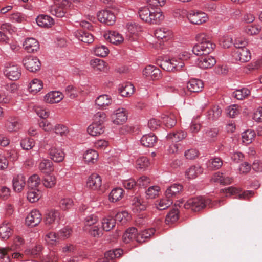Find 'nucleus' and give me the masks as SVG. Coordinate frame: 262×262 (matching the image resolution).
Returning <instances> with one entry per match:
<instances>
[{
	"label": "nucleus",
	"instance_id": "obj_8",
	"mask_svg": "<svg viewBox=\"0 0 262 262\" xmlns=\"http://www.w3.org/2000/svg\"><path fill=\"white\" fill-rule=\"evenodd\" d=\"M97 18L99 21L107 25H113L116 21L114 13L108 10L99 11L97 13Z\"/></svg>",
	"mask_w": 262,
	"mask_h": 262
},
{
	"label": "nucleus",
	"instance_id": "obj_54",
	"mask_svg": "<svg viewBox=\"0 0 262 262\" xmlns=\"http://www.w3.org/2000/svg\"><path fill=\"white\" fill-rule=\"evenodd\" d=\"M255 133L251 130H247L242 133V141L246 144H249L252 142L254 138Z\"/></svg>",
	"mask_w": 262,
	"mask_h": 262
},
{
	"label": "nucleus",
	"instance_id": "obj_21",
	"mask_svg": "<svg viewBox=\"0 0 262 262\" xmlns=\"http://www.w3.org/2000/svg\"><path fill=\"white\" fill-rule=\"evenodd\" d=\"M25 49L29 53H33L37 51L39 48V43L37 40L33 38H28L24 42Z\"/></svg>",
	"mask_w": 262,
	"mask_h": 262
},
{
	"label": "nucleus",
	"instance_id": "obj_32",
	"mask_svg": "<svg viewBox=\"0 0 262 262\" xmlns=\"http://www.w3.org/2000/svg\"><path fill=\"white\" fill-rule=\"evenodd\" d=\"M137 229L134 227H131L126 230L124 233L122 239L124 243H128L131 241L137 239Z\"/></svg>",
	"mask_w": 262,
	"mask_h": 262
},
{
	"label": "nucleus",
	"instance_id": "obj_10",
	"mask_svg": "<svg viewBox=\"0 0 262 262\" xmlns=\"http://www.w3.org/2000/svg\"><path fill=\"white\" fill-rule=\"evenodd\" d=\"M143 75L152 80H157L161 77V71L156 67L152 65L146 66L143 70Z\"/></svg>",
	"mask_w": 262,
	"mask_h": 262
},
{
	"label": "nucleus",
	"instance_id": "obj_61",
	"mask_svg": "<svg viewBox=\"0 0 262 262\" xmlns=\"http://www.w3.org/2000/svg\"><path fill=\"white\" fill-rule=\"evenodd\" d=\"M149 161L145 157H141L136 161V166L137 169H143L147 167L149 165Z\"/></svg>",
	"mask_w": 262,
	"mask_h": 262
},
{
	"label": "nucleus",
	"instance_id": "obj_51",
	"mask_svg": "<svg viewBox=\"0 0 262 262\" xmlns=\"http://www.w3.org/2000/svg\"><path fill=\"white\" fill-rule=\"evenodd\" d=\"M98 219L95 214H91L86 216L84 219L85 230L95 226L94 225L98 222Z\"/></svg>",
	"mask_w": 262,
	"mask_h": 262
},
{
	"label": "nucleus",
	"instance_id": "obj_43",
	"mask_svg": "<svg viewBox=\"0 0 262 262\" xmlns=\"http://www.w3.org/2000/svg\"><path fill=\"white\" fill-rule=\"evenodd\" d=\"M98 154L97 152L93 149H89L83 155V159L87 163L95 162L98 159Z\"/></svg>",
	"mask_w": 262,
	"mask_h": 262
},
{
	"label": "nucleus",
	"instance_id": "obj_46",
	"mask_svg": "<svg viewBox=\"0 0 262 262\" xmlns=\"http://www.w3.org/2000/svg\"><path fill=\"white\" fill-rule=\"evenodd\" d=\"M203 172V169L200 166H191L186 172L189 179H194Z\"/></svg>",
	"mask_w": 262,
	"mask_h": 262
},
{
	"label": "nucleus",
	"instance_id": "obj_50",
	"mask_svg": "<svg viewBox=\"0 0 262 262\" xmlns=\"http://www.w3.org/2000/svg\"><path fill=\"white\" fill-rule=\"evenodd\" d=\"M40 198V191L35 188H31L27 193V199L31 203L36 202Z\"/></svg>",
	"mask_w": 262,
	"mask_h": 262
},
{
	"label": "nucleus",
	"instance_id": "obj_26",
	"mask_svg": "<svg viewBox=\"0 0 262 262\" xmlns=\"http://www.w3.org/2000/svg\"><path fill=\"white\" fill-rule=\"evenodd\" d=\"M111 97L107 95H101L95 100V104L99 109H105L106 106L112 103Z\"/></svg>",
	"mask_w": 262,
	"mask_h": 262
},
{
	"label": "nucleus",
	"instance_id": "obj_19",
	"mask_svg": "<svg viewBox=\"0 0 262 262\" xmlns=\"http://www.w3.org/2000/svg\"><path fill=\"white\" fill-rule=\"evenodd\" d=\"M75 35L78 39L84 43L90 44L94 41L93 35L89 32L82 29L77 30L75 32Z\"/></svg>",
	"mask_w": 262,
	"mask_h": 262
},
{
	"label": "nucleus",
	"instance_id": "obj_9",
	"mask_svg": "<svg viewBox=\"0 0 262 262\" xmlns=\"http://www.w3.org/2000/svg\"><path fill=\"white\" fill-rule=\"evenodd\" d=\"M42 220V215L37 209L32 210L26 217L25 222L28 226L32 227L38 225Z\"/></svg>",
	"mask_w": 262,
	"mask_h": 262
},
{
	"label": "nucleus",
	"instance_id": "obj_64",
	"mask_svg": "<svg viewBox=\"0 0 262 262\" xmlns=\"http://www.w3.org/2000/svg\"><path fill=\"white\" fill-rule=\"evenodd\" d=\"M73 205V201L70 198H63L62 199L59 203V206L61 209L66 210L70 208Z\"/></svg>",
	"mask_w": 262,
	"mask_h": 262
},
{
	"label": "nucleus",
	"instance_id": "obj_11",
	"mask_svg": "<svg viewBox=\"0 0 262 262\" xmlns=\"http://www.w3.org/2000/svg\"><path fill=\"white\" fill-rule=\"evenodd\" d=\"M50 158L55 162H61L64 158L65 154L61 148L52 146L48 149Z\"/></svg>",
	"mask_w": 262,
	"mask_h": 262
},
{
	"label": "nucleus",
	"instance_id": "obj_40",
	"mask_svg": "<svg viewBox=\"0 0 262 262\" xmlns=\"http://www.w3.org/2000/svg\"><path fill=\"white\" fill-rule=\"evenodd\" d=\"M12 234L10 225L7 223H3L0 226V236L4 239H8Z\"/></svg>",
	"mask_w": 262,
	"mask_h": 262
},
{
	"label": "nucleus",
	"instance_id": "obj_62",
	"mask_svg": "<svg viewBox=\"0 0 262 262\" xmlns=\"http://www.w3.org/2000/svg\"><path fill=\"white\" fill-rule=\"evenodd\" d=\"M160 188L158 186H152L149 187L146 191V194L148 198L154 199L158 196Z\"/></svg>",
	"mask_w": 262,
	"mask_h": 262
},
{
	"label": "nucleus",
	"instance_id": "obj_20",
	"mask_svg": "<svg viewBox=\"0 0 262 262\" xmlns=\"http://www.w3.org/2000/svg\"><path fill=\"white\" fill-rule=\"evenodd\" d=\"M37 24L38 26L42 28H50L54 24V20L50 16L40 14L36 18Z\"/></svg>",
	"mask_w": 262,
	"mask_h": 262
},
{
	"label": "nucleus",
	"instance_id": "obj_33",
	"mask_svg": "<svg viewBox=\"0 0 262 262\" xmlns=\"http://www.w3.org/2000/svg\"><path fill=\"white\" fill-rule=\"evenodd\" d=\"M132 204L134 206L133 209H136L137 211L145 210L148 205L147 201L143 200L140 196H136L133 199Z\"/></svg>",
	"mask_w": 262,
	"mask_h": 262
},
{
	"label": "nucleus",
	"instance_id": "obj_59",
	"mask_svg": "<svg viewBox=\"0 0 262 262\" xmlns=\"http://www.w3.org/2000/svg\"><path fill=\"white\" fill-rule=\"evenodd\" d=\"M151 10L149 8L144 7L139 10V15L142 20L148 23Z\"/></svg>",
	"mask_w": 262,
	"mask_h": 262
},
{
	"label": "nucleus",
	"instance_id": "obj_49",
	"mask_svg": "<svg viewBox=\"0 0 262 262\" xmlns=\"http://www.w3.org/2000/svg\"><path fill=\"white\" fill-rule=\"evenodd\" d=\"M43 185L48 188L54 187L56 183V178L53 175H47L42 180Z\"/></svg>",
	"mask_w": 262,
	"mask_h": 262
},
{
	"label": "nucleus",
	"instance_id": "obj_47",
	"mask_svg": "<svg viewBox=\"0 0 262 262\" xmlns=\"http://www.w3.org/2000/svg\"><path fill=\"white\" fill-rule=\"evenodd\" d=\"M179 212L177 208H173L171 209L166 216V224H170L176 222L179 217Z\"/></svg>",
	"mask_w": 262,
	"mask_h": 262
},
{
	"label": "nucleus",
	"instance_id": "obj_16",
	"mask_svg": "<svg viewBox=\"0 0 262 262\" xmlns=\"http://www.w3.org/2000/svg\"><path fill=\"white\" fill-rule=\"evenodd\" d=\"M211 181L226 185H229L232 182V179L226 176L224 173L217 171L213 174L211 179Z\"/></svg>",
	"mask_w": 262,
	"mask_h": 262
},
{
	"label": "nucleus",
	"instance_id": "obj_38",
	"mask_svg": "<svg viewBox=\"0 0 262 262\" xmlns=\"http://www.w3.org/2000/svg\"><path fill=\"white\" fill-rule=\"evenodd\" d=\"M119 91L121 96L129 97L134 92V86L130 83H125L119 88Z\"/></svg>",
	"mask_w": 262,
	"mask_h": 262
},
{
	"label": "nucleus",
	"instance_id": "obj_55",
	"mask_svg": "<svg viewBox=\"0 0 262 262\" xmlns=\"http://www.w3.org/2000/svg\"><path fill=\"white\" fill-rule=\"evenodd\" d=\"M219 130L217 128H211L206 132V137L210 142H214L217 140Z\"/></svg>",
	"mask_w": 262,
	"mask_h": 262
},
{
	"label": "nucleus",
	"instance_id": "obj_13",
	"mask_svg": "<svg viewBox=\"0 0 262 262\" xmlns=\"http://www.w3.org/2000/svg\"><path fill=\"white\" fill-rule=\"evenodd\" d=\"M102 185L101 177L97 173H92L86 182V186L94 190H98Z\"/></svg>",
	"mask_w": 262,
	"mask_h": 262
},
{
	"label": "nucleus",
	"instance_id": "obj_39",
	"mask_svg": "<svg viewBox=\"0 0 262 262\" xmlns=\"http://www.w3.org/2000/svg\"><path fill=\"white\" fill-rule=\"evenodd\" d=\"M186 136V132L184 131H178L168 134L166 137L167 139L171 140L173 142H178L185 139Z\"/></svg>",
	"mask_w": 262,
	"mask_h": 262
},
{
	"label": "nucleus",
	"instance_id": "obj_7",
	"mask_svg": "<svg viewBox=\"0 0 262 262\" xmlns=\"http://www.w3.org/2000/svg\"><path fill=\"white\" fill-rule=\"evenodd\" d=\"M4 75L11 80H17L21 76L20 68L17 65H9L5 67Z\"/></svg>",
	"mask_w": 262,
	"mask_h": 262
},
{
	"label": "nucleus",
	"instance_id": "obj_48",
	"mask_svg": "<svg viewBox=\"0 0 262 262\" xmlns=\"http://www.w3.org/2000/svg\"><path fill=\"white\" fill-rule=\"evenodd\" d=\"M250 94V91L247 88H243L235 90L233 93V96L238 100H243Z\"/></svg>",
	"mask_w": 262,
	"mask_h": 262
},
{
	"label": "nucleus",
	"instance_id": "obj_1",
	"mask_svg": "<svg viewBox=\"0 0 262 262\" xmlns=\"http://www.w3.org/2000/svg\"><path fill=\"white\" fill-rule=\"evenodd\" d=\"M61 218V214L59 211L52 209L46 213L43 222L47 227L54 229L57 228L60 224Z\"/></svg>",
	"mask_w": 262,
	"mask_h": 262
},
{
	"label": "nucleus",
	"instance_id": "obj_17",
	"mask_svg": "<svg viewBox=\"0 0 262 262\" xmlns=\"http://www.w3.org/2000/svg\"><path fill=\"white\" fill-rule=\"evenodd\" d=\"M187 88L191 92L199 93L202 91L204 83L200 79H192L187 83Z\"/></svg>",
	"mask_w": 262,
	"mask_h": 262
},
{
	"label": "nucleus",
	"instance_id": "obj_28",
	"mask_svg": "<svg viewBox=\"0 0 262 262\" xmlns=\"http://www.w3.org/2000/svg\"><path fill=\"white\" fill-rule=\"evenodd\" d=\"M104 131V126L101 124L93 123L88 127V133L92 136H97L103 134Z\"/></svg>",
	"mask_w": 262,
	"mask_h": 262
},
{
	"label": "nucleus",
	"instance_id": "obj_22",
	"mask_svg": "<svg viewBox=\"0 0 262 262\" xmlns=\"http://www.w3.org/2000/svg\"><path fill=\"white\" fill-rule=\"evenodd\" d=\"M26 185V178L22 174H19L13 178V189L16 192H20Z\"/></svg>",
	"mask_w": 262,
	"mask_h": 262
},
{
	"label": "nucleus",
	"instance_id": "obj_3",
	"mask_svg": "<svg viewBox=\"0 0 262 262\" xmlns=\"http://www.w3.org/2000/svg\"><path fill=\"white\" fill-rule=\"evenodd\" d=\"M215 45L211 42V40L203 43L195 45L192 49L193 53L197 55L201 56L211 53L215 48Z\"/></svg>",
	"mask_w": 262,
	"mask_h": 262
},
{
	"label": "nucleus",
	"instance_id": "obj_27",
	"mask_svg": "<svg viewBox=\"0 0 262 262\" xmlns=\"http://www.w3.org/2000/svg\"><path fill=\"white\" fill-rule=\"evenodd\" d=\"M38 168L41 172L46 174H49L54 170L52 162L47 159H43L41 160Z\"/></svg>",
	"mask_w": 262,
	"mask_h": 262
},
{
	"label": "nucleus",
	"instance_id": "obj_36",
	"mask_svg": "<svg viewBox=\"0 0 262 262\" xmlns=\"http://www.w3.org/2000/svg\"><path fill=\"white\" fill-rule=\"evenodd\" d=\"M124 194V191L121 188H114L109 194V200L112 202L120 200Z\"/></svg>",
	"mask_w": 262,
	"mask_h": 262
},
{
	"label": "nucleus",
	"instance_id": "obj_2",
	"mask_svg": "<svg viewBox=\"0 0 262 262\" xmlns=\"http://www.w3.org/2000/svg\"><path fill=\"white\" fill-rule=\"evenodd\" d=\"M210 202L209 199L206 200L202 196H198L190 199L183 206L185 209H190L194 211H199L204 208Z\"/></svg>",
	"mask_w": 262,
	"mask_h": 262
},
{
	"label": "nucleus",
	"instance_id": "obj_37",
	"mask_svg": "<svg viewBox=\"0 0 262 262\" xmlns=\"http://www.w3.org/2000/svg\"><path fill=\"white\" fill-rule=\"evenodd\" d=\"M90 64L95 72L104 71L106 69V63L100 59L95 58L90 61Z\"/></svg>",
	"mask_w": 262,
	"mask_h": 262
},
{
	"label": "nucleus",
	"instance_id": "obj_58",
	"mask_svg": "<svg viewBox=\"0 0 262 262\" xmlns=\"http://www.w3.org/2000/svg\"><path fill=\"white\" fill-rule=\"evenodd\" d=\"M40 184V179L39 176L34 174L31 176L28 180V185L31 188H35Z\"/></svg>",
	"mask_w": 262,
	"mask_h": 262
},
{
	"label": "nucleus",
	"instance_id": "obj_52",
	"mask_svg": "<svg viewBox=\"0 0 262 262\" xmlns=\"http://www.w3.org/2000/svg\"><path fill=\"white\" fill-rule=\"evenodd\" d=\"M35 144V142L32 138H24L20 142V145L24 150H28L32 149Z\"/></svg>",
	"mask_w": 262,
	"mask_h": 262
},
{
	"label": "nucleus",
	"instance_id": "obj_23",
	"mask_svg": "<svg viewBox=\"0 0 262 262\" xmlns=\"http://www.w3.org/2000/svg\"><path fill=\"white\" fill-rule=\"evenodd\" d=\"M164 18L160 10L152 9L148 23L150 24H159L163 20Z\"/></svg>",
	"mask_w": 262,
	"mask_h": 262
},
{
	"label": "nucleus",
	"instance_id": "obj_6",
	"mask_svg": "<svg viewBox=\"0 0 262 262\" xmlns=\"http://www.w3.org/2000/svg\"><path fill=\"white\" fill-rule=\"evenodd\" d=\"M23 62L25 67L31 72H35L40 69L41 64L36 57L26 56L24 58Z\"/></svg>",
	"mask_w": 262,
	"mask_h": 262
},
{
	"label": "nucleus",
	"instance_id": "obj_42",
	"mask_svg": "<svg viewBox=\"0 0 262 262\" xmlns=\"http://www.w3.org/2000/svg\"><path fill=\"white\" fill-rule=\"evenodd\" d=\"M115 220L113 217L108 216L102 220V227L106 231H109L115 227Z\"/></svg>",
	"mask_w": 262,
	"mask_h": 262
},
{
	"label": "nucleus",
	"instance_id": "obj_57",
	"mask_svg": "<svg viewBox=\"0 0 262 262\" xmlns=\"http://www.w3.org/2000/svg\"><path fill=\"white\" fill-rule=\"evenodd\" d=\"M223 165V161L220 158L216 157L211 159L209 161L208 166L212 169H218Z\"/></svg>",
	"mask_w": 262,
	"mask_h": 262
},
{
	"label": "nucleus",
	"instance_id": "obj_60",
	"mask_svg": "<svg viewBox=\"0 0 262 262\" xmlns=\"http://www.w3.org/2000/svg\"><path fill=\"white\" fill-rule=\"evenodd\" d=\"M94 52L97 56L105 57L108 55L109 50L104 46H99L95 48Z\"/></svg>",
	"mask_w": 262,
	"mask_h": 262
},
{
	"label": "nucleus",
	"instance_id": "obj_14",
	"mask_svg": "<svg viewBox=\"0 0 262 262\" xmlns=\"http://www.w3.org/2000/svg\"><path fill=\"white\" fill-rule=\"evenodd\" d=\"M216 63L215 58L209 55L203 56L198 59V66L201 69L211 68Z\"/></svg>",
	"mask_w": 262,
	"mask_h": 262
},
{
	"label": "nucleus",
	"instance_id": "obj_31",
	"mask_svg": "<svg viewBox=\"0 0 262 262\" xmlns=\"http://www.w3.org/2000/svg\"><path fill=\"white\" fill-rule=\"evenodd\" d=\"M222 114V109L217 105H214L210 108L206 114V117L209 120L214 121L218 119Z\"/></svg>",
	"mask_w": 262,
	"mask_h": 262
},
{
	"label": "nucleus",
	"instance_id": "obj_29",
	"mask_svg": "<svg viewBox=\"0 0 262 262\" xmlns=\"http://www.w3.org/2000/svg\"><path fill=\"white\" fill-rule=\"evenodd\" d=\"M157 141V137L151 133L143 136L140 140V142L144 146L152 147L155 145Z\"/></svg>",
	"mask_w": 262,
	"mask_h": 262
},
{
	"label": "nucleus",
	"instance_id": "obj_53",
	"mask_svg": "<svg viewBox=\"0 0 262 262\" xmlns=\"http://www.w3.org/2000/svg\"><path fill=\"white\" fill-rule=\"evenodd\" d=\"M162 121L165 125L168 128H171L176 124V120L173 115L170 116L165 115L162 117Z\"/></svg>",
	"mask_w": 262,
	"mask_h": 262
},
{
	"label": "nucleus",
	"instance_id": "obj_5",
	"mask_svg": "<svg viewBox=\"0 0 262 262\" xmlns=\"http://www.w3.org/2000/svg\"><path fill=\"white\" fill-rule=\"evenodd\" d=\"M187 18L192 24L201 25L206 22L208 19L207 15L203 12L191 10L188 15Z\"/></svg>",
	"mask_w": 262,
	"mask_h": 262
},
{
	"label": "nucleus",
	"instance_id": "obj_56",
	"mask_svg": "<svg viewBox=\"0 0 262 262\" xmlns=\"http://www.w3.org/2000/svg\"><path fill=\"white\" fill-rule=\"evenodd\" d=\"M172 66L173 70L172 72H178L181 71L184 67L185 63L183 61L181 60L179 58H173L171 59Z\"/></svg>",
	"mask_w": 262,
	"mask_h": 262
},
{
	"label": "nucleus",
	"instance_id": "obj_44",
	"mask_svg": "<svg viewBox=\"0 0 262 262\" xmlns=\"http://www.w3.org/2000/svg\"><path fill=\"white\" fill-rule=\"evenodd\" d=\"M43 88L42 82L38 79H34L29 84L28 89L33 94H36Z\"/></svg>",
	"mask_w": 262,
	"mask_h": 262
},
{
	"label": "nucleus",
	"instance_id": "obj_41",
	"mask_svg": "<svg viewBox=\"0 0 262 262\" xmlns=\"http://www.w3.org/2000/svg\"><path fill=\"white\" fill-rule=\"evenodd\" d=\"M155 230L154 228H149L142 231L138 233L137 242L138 243L144 242L155 233Z\"/></svg>",
	"mask_w": 262,
	"mask_h": 262
},
{
	"label": "nucleus",
	"instance_id": "obj_25",
	"mask_svg": "<svg viewBox=\"0 0 262 262\" xmlns=\"http://www.w3.org/2000/svg\"><path fill=\"white\" fill-rule=\"evenodd\" d=\"M19 119L14 116L10 117L5 123V127L10 132L16 131L19 128Z\"/></svg>",
	"mask_w": 262,
	"mask_h": 262
},
{
	"label": "nucleus",
	"instance_id": "obj_35",
	"mask_svg": "<svg viewBox=\"0 0 262 262\" xmlns=\"http://www.w3.org/2000/svg\"><path fill=\"white\" fill-rule=\"evenodd\" d=\"M155 36L159 39L168 40L171 36V32L167 28H159L155 31Z\"/></svg>",
	"mask_w": 262,
	"mask_h": 262
},
{
	"label": "nucleus",
	"instance_id": "obj_63",
	"mask_svg": "<svg viewBox=\"0 0 262 262\" xmlns=\"http://www.w3.org/2000/svg\"><path fill=\"white\" fill-rule=\"evenodd\" d=\"M50 11L51 14L57 17H62L65 14L64 9L62 8L57 6L51 7L50 9Z\"/></svg>",
	"mask_w": 262,
	"mask_h": 262
},
{
	"label": "nucleus",
	"instance_id": "obj_15",
	"mask_svg": "<svg viewBox=\"0 0 262 262\" xmlns=\"http://www.w3.org/2000/svg\"><path fill=\"white\" fill-rule=\"evenodd\" d=\"M104 37L111 43L116 45L121 43L124 40L122 35L115 31H110L104 35Z\"/></svg>",
	"mask_w": 262,
	"mask_h": 262
},
{
	"label": "nucleus",
	"instance_id": "obj_4",
	"mask_svg": "<svg viewBox=\"0 0 262 262\" xmlns=\"http://www.w3.org/2000/svg\"><path fill=\"white\" fill-rule=\"evenodd\" d=\"M234 59L242 63L249 61L251 58L250 51L246 48L235 49L232 52Z\"/></svg>",
	"mask_w": 262,
	"mask_h": 262
},
{
	"label": "nucleus",
	"instance_id": "obj_18",
	"mask_svg": "<svg viewBox=\"0 0 262 262\" xmlns=\"http://www.w3.org/2000/svg\"><path fill=\"white\" fill-rule=\"evenodd\" d=\"M63 97V95L61 92L59 91H52L45 95L44 100L48 103H55L61 101Z\"/></svg>",
	"mask_w": 262,
	"mask_h": 262
},
{
	"label": "nucleus",
	"instance_id": "obj_30",
	"mask_svg": "<svg viewBox=\"0 0 262 262\" xmlns=\"http://www.w3.org/2000/svg\"><path fill=\"white\" fill-rule=\"evenodd\" d=\"M157 64L162 69L168 72H172L171 59L167 57H160L157 60Z\"/></svg>",
	"mask_w": 262,
	"mask_h": 262
},
{
	"label": "nucleus",
	"instance_id": "obj_45",
	"mask_svg": "<svg viewBox=\"0 0 262 262\" xmlns=\"http://www.w3.org/2000/svg\"><path fill=\"white\" fill-rule=\"evenodd\" d=\"M172 199L167 198L166 196L165 198H163L160 200L156 201L155 204L156 208L159 210H163L167 209L172 204Z\"/></svg>",
	"mask_w": 262,
	"mask_h": 262
},
{
	"label": "nucleus",
	"instance_id": "obj_34",
	"mask_svg": "<svg viewBox=\"0 0 262 262\" xmlns=\"http://www.w3.org/2000/svg\"><path fill=\"white\" fill-rule=\"evenodd\" d=\"M14 258H18L21 256L19 253H11V250L7 248H2L0 249V259L2 260L3 262H10V255Z\"/></svg>",
	"mask_w": 262,
	"mask_h": 262
},
{
	"label": "nucleus",
	"instance_id": "obj_24",
	"mask_svg": "<svg viewBox=\"0 0 262 262\" xmlns=\"http://www.w3.org/2000/svg\"><path fill=\"white\" fill-rule=\"evenodd\" d=\"M183 187L182 185L179 184H174L169 186L165 191V196L167 198L171 199L176 196L181 192L182 191Z\"/></svg>",
	"mask_w": 262,
	"mask_h": 262
},
{
	"label": "nucleus",
	"instance_id": "obj_12",
	"mask_svg": "<svg viewBox=\"0 0 262 262\" xmlns=\"http://www.w3.org/2000/svg\"><path fill=\"white\" fill-rule=\"evenodd\" d=\"M112 119L114 124L117 125L123 124L127 119L126 110L123 108L116 110L112 115Z\"/></svg>",
	"mask_w": 262,
	"mask_h": 262
}]
</instances>
